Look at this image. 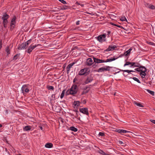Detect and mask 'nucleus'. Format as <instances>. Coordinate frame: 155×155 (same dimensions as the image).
Returning a JSON list of instances; mask_svg holds the SVG:
<instances>
[{
	"instance_id": "f257e3e1",
	"label": "nucleus",
	"mask_w": 155,
	"mask_h": 155,
	"mask_svg": "<svg viewBox=\"0 0 155 155\" xmlns=\"http://www.w3.org/2000/svg\"><path fill=\"white\" fill-rule=\"evenodd\" d=\"M78 90V86L76 84H74L70 89V94L74 95L77 94Z\"/></svg>"
},
{
	"instance_id": "f03ea898",
	"label": "nucleus",
	"mask_w": 155,
	"mask_h": 155,
	"mask_svg": "<svg viewBox=\"0 0 155 155\" xmlns=\"http://www.w3.org/2000/svg\"><path fill=\"white\" fill-rule=\"evenodd\" d=\"M90 69L89 68H85L79 71L78 74L80 75H86L90 72Z\"/></svg>"
},
{
	"instance_id": "7ed1b4c3",
	"label": "nucleus",
	"mask_w": 155,
	"mask_h": 155,
	"mask_svg": "<svg viewBox=\"0 0 155 155\" xmlns=\"http://www.w3.org/2000/svg\"><path fill=\"white\" fill-rule=\"evenodd\" d=\"M106 35L105 34L101 35L97 37V39L100 42L102 43L106 41Z\"/></svg>"
},
{
	"instance_id": "20e7f679",
	"label": "nucleus",
	"mask_w": 155,
	"mask_h": 155,
	"mask_svg": "<svg viewBox=\"0 0 155 155\" xmlns=\"http://www.w3.org/2000/svg\"><path fill=\"white\" fill-rule=\"evenodd\" d=\"M40 45L39 44H38L37 45H31L28 48V49L26 51V52H27L28 53L30 54L31 52L37 46Z\"/></svg>"
},
{
	"instance_id": "39448f33",
	"label": "nucleus",
	"mask_w": 155,
	"mask_h": 155,
	"mask_svg": "<svg viewBox=\"0 0 155 155\" xmlns=\"http://www.w3.org/2000/svg\"><path fill=\"white\" fill-rule=\"evenodd\" d=\"M21 90L22 93L24 94V92L27 93H28L29 91V89L28 88V87L26 85H23L22 86Z\"/></svg>"
},
{
	"instance_id": "423d86ee",
	"label": "nucleus",
	"mask_w": 155,
	"mask_h": 155,
	"mask_svg": "<svg viewBox=\"0 0 155 155\" xmlns=\"http://www.w3.org/2000/svg\"><path fill=\"white\" fill-rule=\"evenodd\" d=\"M79 111L81 113L87 115H89L88 109L87 108H80L79 109Z\"/></svg>"
},
{
	"instance_id": "0eeeda50",
	"label": "nucleus",
	"mask_w": 155,
	"mask_h": 155,
	"mask_svg": "<svg viewBox=\"0 0 155 155\" xmlns=\"http://www.w3.org/2000/svg\"><path fill=\"white\" fill-rule=\"evenodd\" d=\"M16 16H14L12 18L11 21V23L10 25L11 26V29L12 28L13 29L15 26V20H16Z\"/></svg>"
},
{
	"instance_id": "6e6552de",
	"label": "nucleus",
	"mask_w": 155,
	"mask_h": 155,
	"mask_svg": "<svg viewBox=\"0 0 155 155\" xmlns=\"http://www.w3.org/2000/svg\"><path fill=\"white\" fill-rule=\"evenodd\" d=\"M93 80V78L91 75H90L87 77L84 83L85 84H87L91 82Z\"/></svg>"
},
{
	"instance_id": "1a4fd4ad",
	"label": "nucleus",
	"mask_w": 155,
	"mask_h": 155,
	"mask_svg": "<svg viewBox=\"0 0 155 155\" xmlns=\"http://www.w3.org/2000/svg\"><path fill=\"white\" fill-rule=\"evenodd\" d=\"M116 46H114L113 45H110L108 48L106 49L105 50V51H113L115 49V48H116Z\"/></svg>"
},
{
	"instance_id": "9d476101",
	"label": "nucleus",
	"mask_w": 155,
	"mask_h": 155,
	"mask_svg": "<svg viewBox=\"0 0 155 155\" xmlns=\"http://www.w3.org/2000/svg\"><path fill=\"white\" fill-rule=\"evenodd\" d=\"M27 46L26 44L24 43H23L19 45L18 48V49L19 50H22L25 49L27 48Z\"/></svg>"
},
{
	"instance_id": "9b49d317",
	"label": "nucleus",
	"mask_w": 155,
	"mask_h": 155,
	"mask_svg": "<svg viewBox=\"0 0 155 155\" xmlns=\"http://www.w3.org/2000/svg\"><path fill=\"white\" fill-rule=\"evenodd\" d=\"M93 59L94 60V61L95 63V64H96V63H99L105 62V61L104 60L98 59V58H96L94 57H93Z\"/></svg>"
},
{
	"instance_id": "f8f14e48",
	"label": "nucleus",
	"mask_w": 155,
	"mask_h": 155,
	"mask_svg": "<svg viewBox=\"0 0 155 155\" xmlns=\"http://www.w3.org/2000/svg\"><path fill=\"white\" fill-rule=\"evenodd\" d=\"M117 132L121 134H123L130 132L124 130L117 129Z\"/></svg>"
},
{
	"instance_id": "ddd939ff",
	"label": "nucleus",
	"mask_w": 155,
	"mask_h": 155,
	"mask_svg": "<svg viewBox=\"0 0 155 155\" xmlns=\"http://www.w3.org/2000/svg\"><path fill=\"white\" fill-rule=\"evenodd\" d=\"M93 63V61L91 58H89L87 60L86 64L87 65H91Z\"/></svg>"
},
{
	"instance_id": "4468645a",
	"label": "nucleus",
	"mask_w": 155,
	"mask_h": 155,
	"mask_svg": "<svg viewBox=\"0 0 155 155\" xmlns=\"http://www.w3.org/2000/svg\"><path fill=\"white\" fill-rule=\"evenodd\" d=\"M75 63V62H74L72 63L69 64L68 65L67 67V74H68L69 73V72L70 70V69L72 67L73 65Z\"/></svg>"
},
{
	"instance_id": "2eb2a0df",
	"label": "nucleus",
	"mask_w": 155,
	"mask_h": 155,
	"mask_svg": "<svg viewBox=\"0 0 155 155\" xmlns=\"http://www.w3.org/2000/svg\"><path fill=\"white\" fill-rule=\"evenodd\" d=\"M131 50H132V49L131 48H130L124 53V55L126 56H129L130 54Z\"/></svg>"
},
{
	"instance_id": "dca6fc26",
	"label": "nucleus",
	"mask_w": 155,
	"mask_h": 155,
	"mask_svg": "<svg viewBox=\"0 0 155 155\" xmlns=\"http://www.w3.org/2000/svg\"><path fill=\"white\" fill-rule=\"evenodd\" d=\"M31 129V127L30 126H26L23 128L24 131H28L30 130Z\"/></svg>"
},
{
	"instance_id": "f3484780",
	"label": "nucleus",
	"mask_w": 155,
	"mask_h": 155,
	"mask_svg": "<svg viewBox=\"0 0 155 155\" xmlns=\"http://www.w3.org/2000/svg\"><path fill=\"white\" fill-rule=\"evenodd\" d=\"M107 70H108V69H107V68H105L103 67H102V68H99L98 69L97 71L98 72H102V71H107Z\"/></svg>"
},
{
	"instance_id": "a211bd4d",
	"label": "nucleus",
	"mask_w": 155,
	"mask_h": 155,
	"mask_svg": "<svg viewBox=\"0 0 155 155\" xmlns=\"http://www.w3.org/2000/svg\"><path fill=\"white\" fill-rule=\"evenodd\" d=\"M146 7H148L149 8L153 9H155V7L154 5H149L148 3L145 4Z\"/></svg>"
},
{
	"instance_id": "6ab92c4d",
	"label": "nucleus",
	"mask_w": 155,
	"mask_h": 155,
	"mask_svg": "<svg viewBox=\"0 0 155 155\" xmlns=\"http://www.w3.org/2000/svg\"><path fill=\"white\" fill-rule=\"evenodd\" d=\"M45 147L48 148H51L52 147L53 144L51 143H48L45 144Z\"/></svg>"
},
{
	"instance_id": "aec40b11",
	"label": "nucleus",
	"mask_w": 155,
	"mask_h": 155,
	"mask_svg": "<svg viewBox=\"0 0 155 155\" xmlns=\"http://www.w3.org/2000/svg\"><path fill=\"white\" fill-rule=\"evenodd\" d=\"M5 51L6 52V55L8 56L10 54V50L9 49V46H8L6 48Z\"/></svg>"
},
{
	"instance_id": "412c9836",
	"label": "nucleus",
	"mask_w": 155,
	"mask_h": 155,
	"mask_svg": "<svg viewBox=\"0 0 155 155\" xmlns=\"http://www.w3.org/2000/svg\"><path fill=\"white\" fill-rule=\"evenodd\" d=\"M133 62H126V63L124 65V66H125L127 65H130V67H132L134 65H132L133 64H132Z\"/></svg>"
},
{
	"instance_id": "4be33fe9",
	"label": "nucleus",
	"mask_w": 155,
	"mask_h": 155,
	"mask_svg": "<svg viewBox=\"0 0 155 155\" xmlns=\"http://www.w3.org/2000/svg\"><path fill=\"white\" fill-rule=\"evenodd\" d=\"M116 59V58H115L114 57L111 58H109L107 59L105 61V62H110L112 61L115 60Z\"/></svg>"
},
{
	"instance_id": "5701e85b",
	"label": "nucleus",
	"mask_w": 155,
	"mask_h": 155,
	"mask_svg": "<svg viewBox=\"0 0 155 155\" xmlns=\"http://www.w3.org/2000/svg\"><path fill=\"white\" fill-rule=\"evenodd\" d=\"M133 103L135 104H136L137 106L141 107H143V106L141 105L140 104L137 103L136 102V101H134L133 102Z\"/></svg>"
},
{
	"instance_id": "b1692460",
	"label": "nucleus",
	"mask_w": 155,
	"mask_h": 155,
	"mask_svg": "<svg viewBox=\"0 0 155 155\" xmlns=\"http://www.w3.org/2000/svg\"><path fill=\"white\" fill-rule=\"evenodd\" d=\"M70 129L72 131L74 132H76L78 131V129L73 126L71 127H70Z\"/></svg>"
},
{
	"instance_id": "393cba45",
	"label": "nucleus",
	"mask_w": 155,
	"mask_h": 155,
	"mask_svg": "<svg viewBox=\"0 0 155 155\" xmlns=\"http://www.w3.org/2000/svg\"><path fill=\"white\" fill-rule=\"evenodd\" d=\"M146 75L145 72H140V75L141 76L142 78H145V76Z\"/></svg>"
},
{
	"instance_id": "a878e982",
	"label": "nucleus",
	"mask_w": 155,
	"mask_h": 155,
	"mask_svg": "<svg viewBox=\"0 0 155 155\" xmlns=\"http://www.w3.org/2000/svg\"><path fill=\"white\" fill-rule=\"evenodd\" d=\"M132 64H133L132 65H134V66L135 67H140V64L138 62H133Z\"/></svg>"
},
{
	"instance_id": "bb28decb",
	"label": "nucleus",
	"mask_w": 155,
	"mask_h": 155,
	"mask_svg": "<svg viewBox=\"0 0 155 155\" xmlns=\"http://www.w3.org/2000/svg\"><path fill=\"white\" fill-rule=\"evenodd\" d=\"M140 68H141L140 72H145L146 71L147 69L144 67L141 66H140Z\"/></svg>"
},
{
	"instance_id": "cd10ccee",
	"label": "nucleus",
	"mask_w": 155,
	"mask_h": 155,
	"mask_svg": "<svg viewBox=\"0 0 155 155\" xmlns=\"http://www.w3.org/2000/svg\"><path fill=\"white\" fill-rule=\"evenodd\" d=\"M20 55V54H17L15 55L13 57V60H17L18 57H19Z\"/></svg>"
},
{
	"instance_id": "c85d7f7f",
	"label": "nucleus",
	"mask_w": 155,
	"mask_h": 155,
	"mask_svg": "<svg viewBox=\"0 0 155 155\" xmlns=\"http://www.w3.org/2000/svg\"><path fill=\"white\" fill-rule=\"evenodd\" d=\"M69 7L68 5H64L62 7H61L60 9L61 10H65L69 8Z\"/></svg>"
},
{
	"instance_id": "c756f323",
	"label": "nucleus",
	"mask_w": 155,
	"mask_h": 155,
	"mask_svg": "<svg viewBox=\"0 0 155 155\" xmlns=\"http://www.w3.org/2000/svg\"><path fill=\"white\" fill-rule=\"evenodd\" d=\"M146 91L152 96H153L154 94V92L153 91H150L148 89H146Z\"/></svg>"
},
{
	"instance_id": "7c9ffc66",
	"label": "nucleus",
	"mask_w": 155,
	"mask_h": 155,
	"mask_svg": "<svg viewBox=\"0 0 155 155\" xmlns=\"http://www.w3.org/2000/svg\"><path fill=\"white\" fill-rule=\"evenodd\" d=\"M8 18H9L8 15L6 14V13H5V14L3 15V16L2 17V19H3V18H6V19H7Z\"/></svg>"
},
{
	"instance_id": "2f4dec72",
	"label": "nucleus",
	"mask_w": 155,
	"mask_h": 155,
	"mask_svg": "<svg viewBox=\"0 0 155 155\" xmlns=\"http://www.w3.org/2000/svg\"><path fill=\"white\" fill-rule=\"evenodd\" d=\"M74 104L75 106H78L80 105V103L79 101H74Z\"/></svg>"
},
{
	"instance_id": "473e14b6",
	"label": "nucleus",
	"mask_w": 155,
	"mask_h": 155,
	"mask_svg": "<svg viewBox=\"0 0 155 155\" xmlns=\"http://www.w3.org/2000/svg\"><path fill=\"white\" fill-rule=\"evenodd\" d=\"M3 25H7L8 23L7 19L6 18H3Z\"/></svg>"
},
{
	"instance_id": "72a5a7b5",
	"label": "nucleus",
	"mask_w": 155,
	"mask_h": 155,
	"mask_svg": "<svg viewBox=\"0 0 155 155\" xmlns=\"http://www.w3.org/2000/svg\"><path fill=\"white\" fill-rule=\"evenodd\" d=\"M65 91V90H64L62 91L61 93V95L60 96V97L61 99L64 96Z\"/></svg>"
},
{
	"instance_id": "f704fd0d",
	"label": "nucleus",
	"mask_w": 155,
	"mask_h": 155,
	"mask_svg": "<svg viewBox=\"0 0 155 155\" xmlns=\"http://www.w3.org/2000/svg\"><path fill=\"white\" fill-rule=\"evenodd\" d=\"M120 21H127V20L126 19V17L125 16L122 17L120 18Z\"/></svg>"
},
{
	"instance_id": "c9c22d12",
	"label": "nucleus",
	"mask_w": 155,
	"mask_h": 155,
	"mask_svg": "<svg viewBox=\"0 0 155 155\" xmlns=\"http://www.w3.org/2000/svg\"><path fill=\"white\" fill-rule=\"evenodd\" d=\"M133 79L135 81H136L138 83H140V81L137 78H136V77H134L133 78Z\"/></svg>"
},
{
	"instance_id": "e433bc0d",
	"label": "nucleus",
	"mask_w": 155,
	"mask_h": 155,
	"mask_svg": "<svg viewBox=\"0 0 155 155\" xmlns=\"http://www.w3.org/2000/svg\"><path fill=\"white\" fill-rule=\"evenodd\" d=\"M140 66H141V65H140V67H138V68H135V70L138 71V72H140L141 71V68H140Z\"/></svg>"
},
{
	"instance_id": "4c0bfd02",
	"label": "nucleus",
	"mask_w": 155,
	"mask_h": 155,
	"mask_svg": "<svg viewBox=\"0 0 155 155\" xmlns=\"http://www.w3.org/2000/svg\"><path fill=\"white\" fill-rule=\"evenodd\" d=\"M124 72H127L128 73H130V72H135V71H134L133 70H124Z\"/></svg>"
},
{
	"instance_id": "58836bf2",
	"label": "nucleus",
	"mask_w": 155,
	"mask_h": 155,
	"mask_svg": "<svg viewBox=\"0 0 155 155\" xmlns=\"http://www.w3.org/2000/svg\"><path fill=\"white\" fill-rule=\"evenodd\" d=\"M75 111L76 112V115H74V114H71V115L72 116H74V117H75V118H77L78 116V114H77V113L78 112V111L77 110H76V111Z\"/></svg>"
},
{
	"instance_id": "ea45409f",
	"label": "nucleus",
	"mask_w": 155,
	"mask_h": 155,
	"mask_svg": "<svg viewBox=\"0 0 155 155\" xmlns=\"http://www.w3.org/2000/svg\"><path fill=\"white\" fill-rule=\"evenodd\" d=\"M48 89L49 90H53L54 89V87L53 86H49L48 87Z\"/></svg>"
},
{
	"instance_id": "a19ab883",
	"label": "nucleus",
	"mask_w": 155,
	"mask_h": 155,
	"mask_svg": "<svg viewBox=\"0 0 155 155\" xmlns=\"http://www.w3.org/2000/svg\"><path fill=\"white\" fill-rule=\"evenodd\" d=\"M31 41V40L30 39L29 40H28L26 42H25L24 43L25 44H26V46H27V45H28L30 43Z\"/></svg>"
},
{
	"instance_id": "79ce46f5",
	"label": "nucleus",
	"mask_w": 155,
	"mask_h": 155,
	"mask_svg": "<svg viewBox=\"0 0 155 155\" xmlns=\"http://www.w3.org/2000/svg\"><path fill=\"white\" fill-rule=\"evenodd\" d=\"M75 4H76V5H80L82 7H83L84 6V4L79 3L78 2H76Z\"/></svg>"
},
{
	"instance_id": "37998d69",
	"label": "nucleus",
	"mask_w": 155,
	"mask_h": 155,
	"mask_svg": "<svg viewBox=\"0 0 155 155\" xmlns=\"http://www.w3.org/2000/svg\"><path fill=\"white\" fill-rule=\"evenodd\" d=\"M105 134L104 133L101 132H100L99 134V135L103 137L105 136Z\"/></svg>"
},
{
	"instance_id": "c03bdc74",
	"label": "nucleus",
	"mask_w": 155,
	"mask_h": 155,
	"mask_svg": "<svg viewBox=\"0 0 155 155\" xmlns=\"http://www.w3.org/2000/svg\"><path fill=\"white\" fill-rule=\"evenodd\" d=\"M118 142L119 143L121 144V145L123 146H124V144H125V143H123V142L122 141L119 140L118 141Z\"/></svg>"
},
{
	"instance_id": "a18cd8bd",
	"label": "nucleus",
	"mask_w": 155,
	"mask_h": 155,
	"mask_svg": "<svg viewBox=\"0 0 155 155\" xmlns=\"http://www.w3.org/2000/svg\"><path fill=\"white\" fill-rule=\"evenodd\" d=\"M99 152L100 153L102 154L103 155H105V153L102 150H101L99 151Z\"/></svg>"
},
{
	"instance_id": "49530a36",
	"label": "nucleus",
	"mask_w": 155,
	"mask_h": 155,
	"mask_svg": "<svg viewBox=\"0 0 155 155\" xmlns=\"http://www.w3.org/2000/svg\"><path fill=\"white\" fill-rule=\"evenodd\" d=\"M63 4H66L67 3L64 0H59Z\"/></svg>"
},
{
	"instance_id": "de8ad7c7",
	"label": "nucleus",
	"mask_w": 155,
	"mask_h": 155,
	"mask_svg": "<svg viewBox=\"0 0 155 155\" xmlns=\"http://www.w3.org/2000/svg\"><path fill=\"white\" fill-rule=\"evenodd\" d=\"M147 43L148 44L151 45H154V44L153 42H150L148 41L147 42Z\"/></svg>"
},
{
	"instance_id": "09e8293b",
	"label": "nucleus",
	"mask_w": 155,
	"mask_h": 155,
	"mask_svg": "<svg viewBox=\"0 0 155 155\" xmlns=\"http://www.w3.org/2000/svg\"><path fill=\"white\" fill-rule=\"evenodd\" d=\"M54 9H55V10H55L58 11H59L61 9H60L61 8H57V7H55Z\"/></svg>"
},
{
	"instance_id": "8fccbe9b",
	"label": "nucleus",
	"mask_w": 155,
	"mask_h": 155,
	"mask_svg": "<svg viewBox=\"0 0 155 155\" xmlns=\"http://www.w3.org/2000/svg\"><path fill=\"white\" fill-rule=\"evenodd\" d=\"M150 121L153 123L155 124V120H150Z\"/></svg>"
},
{
	"instance_id": "3c124183",
	"label": "nucleus",
	"mask_w": 155,
	"mask_h": 155,
	"mask_svg": "<svg viewBox=\"0 0 155 155\" xmlns=\"http://www.w3.org/2000/svg\"><path fill=\"white\" fill-rule=\"evenodd\" d=\"M79 22H80V21H77L76 22V25H79Z\"/></svg>"
},
{
	"instance_id": "603ef678",
	"label": "nucleus",
	"mask_w": 155,
	"mask_h": 155,
	"mask_svg": "<svg viewBox=\"0 0 155 155\" xmlns=\"http://www.w3.org/2000/svg\"><path fill=\"white\" fill-rule=\"evenodd\" d=\"M2 41H1L0 42V49H1L2 48Z\"/></svg>"
},
{
	"instance_id": "864d4df0",
	"label": "nucleus",
	"mask_w": 155,
	"mask_h": 155,
	"mask_svg": "<svg viewBox=\"0 0 155 155\" xmlns=\"http://www.w3.org/2000/svg\"><path fill=\"white\" fill-rule=\"evenodd\" d=\"M110 24L112 25L116 26V24H114L112 23H110Z\"/></svg>"
},
{
	"instance_id": "5fc2aeb1",
	"label": "nucleus",
	"mask_w": 155,
	"mask_h": 155,
	"mask_svg": "<svg viewBox=\"0 0 155 155\" xmlns=\"http://www.w3.org/2000/svg\"><path fill=\"white\" fill-rule=\"evenodd\" d=\"M76 80L77 79L76 78H75L73 80V82L74 83Z\"/></svg>"
},
{
	"instance_id": "6e6d98bb",
	"label": "nucleus",
	"mask_w": 155,
	"mask_h": 155,
	"mask_svg": "<svg viewBox=\"0 0 155 155\" xmlns=\"http://www.w3.org/2000/svg\"><path fill=\"white\" fill-rule=\"evenodd\" d=\"M85 93L83 91V92H82V93H81V95H83L85 93Z\"/></svg>"
},
{
	"instance_id": "4d7b16f0",
	"label": "nucleus",
	"mask_w": 155,
	"mask_h": 155,
	"mask_svg": "<svg viewBox=\"0 0 155 155\" xmlns=\"http://www.w3.org/2000/svg\"><path fill=\"white\" fill-rule=\"evenodd\" d=\"M8 110H5V113L6 114H8Z\"/></svg>"
},
{
	"instance_id": "13d9d810",
	"label": "nucleus",
	"mask_w": 155,
	"mask_h": 155,
	"mask_svg": "<svg viewBox=\"0 0 155 155\" xmlns=\"http://www.w3.org/2000/svg\"><path fill=\"white\" fill-rule=\"evenodd\" d=\"M40 128L41 130H43V128L42 127H40Z\"/></svg>"
},
{
	"instance_id": "bf43d9fd",
	"label": "nucleus",
	"mask_w": 155,
	"mask_h": 155,
	"mask_svg": "<svg viewBox=\"0 0 155 155\" xmlns=\"http://www.w3.org/2000/svg\"><path fill=\"white\" fill-rule=\"evenodd\" d=\"M6 25H3V26H4V28H6L7 26H6Z\"/></svg>"
},
{
	"instance_id": "052dcab7",
	"label": "nucleus",
	"mask_w": 155,
	"mask_h": 155,
	"mask_svg": "<svg viewBox=\"0 0 155 155\" xmlns=\"http://www.w3.org/2000/svg\"><path fill=\"white\" fill-rule=\"evenodd\" d=\"M77 48V47H75L74 48H73L72 49V50H73L74 49H75V48Z\"/></svg>"
},
{
	"instance_id": "680f3d73",
	"label": "nucleus",
	"mask_w": 155,
	"mask_h": 155,
	"mask_svg": "<svg viewBox=\"0 0 155 155\" xmlns=\"http://www.w3.org/2000/svg\"><path fill=\"white\" fill-rule=\"evenodd\" d=\"M117 27H121L120 25H117Z\"/></svg>"
},
{
	"instance_id": "e2e57ef3",
	"label": "nucleus",
	"mask_w": 155,
	"mask_h": 155,
	"mask_svg": "<svg viewBox=\"0 0 155 155\" xmlns=\"http://www.w3.org/2000/svg\"><path fill=\"white\" fill-rule=\"evenodd\" d=\"M2 127V125L0 124V127Z\"/></svg>"
},
{
	"instance_id": "0e129e2a",
	"label": "nucleus",
	"mask_w": 155,
	"mask_h": 155,
	"mask_svg": "<svg viewBox=\"0 0 155 155\" xmlns=\"http://www.w3.org/2000/svg\"><path fill=\"white\" fill-rule=\"evenodd\" d=\"M110 33V31H108V34H109Z\"/></svg>"
},
{
	"instance_id": "69168bd1",
	"label": "nucleus",
	"mask_w": 155,
	"mask_h": 155,
	"mask_svg": "<svg viewBox=\"0 0 155 155\" xmlns=\"http://www.w3.org/2000/svg\"><path fill=\"white\" fill-rule=\"evenodd\" d=\"M115 95V93L114 94V95Z\"/></svg>"
},
{
	"instance_id": "338daca9",
	"label": "nucleus",
	"mask_w": 155,
	"mask_h": 155,
	"mask_svg": "<svg viewBox=\"0 0 155 155\" xmlns=\"http://www.w3.org/2000/svg\"><path fill=\"white\" fill-rule=\"evenodd\" d=\"M84 102H85V103L86 102V101H84Z\"/></svg>"
},
{
	"instance_id": "774afa93",
	"label": "nucleus",
	"mask_w": 155,
	"mask_h": 155,
	"mask_svg": "<svg viewBox=\"0 0 155 155\" xmlns=\"http://www.w3.org/2000/svg\"><path fill=\"white\" fill-rule=\"evenodd\" d=\"M84 102H85V103L86 102V101H84Z\"/></svg>"
}]
</instances>
